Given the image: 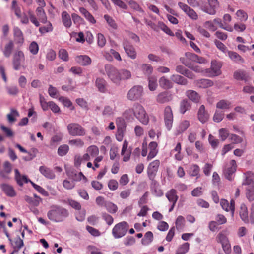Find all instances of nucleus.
Instances as JSON below:
<instances>
[{
	"mask_svg": "<svg viewBox=\"0 0 254 254\" xmlns=\"http://www.w3.org/2000/svg\"><path fill=\"white\" fill-rule=\"evenodd\" d=\"M69 150V147L66 144L60 145L58 149V154L60 156L65 155Z\"/></svg>",
	"mask_w": 254,
	"mask_h": 254,
	"instance_id": "e2e57ef3",
	"label": "nucleus"
},
{
	"mask_svg": "<svg viewBox=\"0 0 254 254\" xmlns=\"http://www.w3.org/2000/svg\"><path fill=\"white\" fill-rule=\"evenodd\" d=\"M134 117L139 122L144 125H147L149 122V117L144 107L140 104L133 105Z\"/></svg>",
	"mask_w": 254,
	"mask_h": 254,
	"instance_id": "7ed1b4c3",
	"label": "nucleus"
},
{
	"mask_svg": "<svg viewBox=\"0 0 254 254\" xmlns=\"http://www.w3.org/2000/svg\"><path fill=\"white\" fill-rule=\"evenodd\" d=\"M153 239V233L151 231H148L145 234L144 238L141 240L142 244L144 246L148 245L152 242Z\"/></svg>",
	"mask_w": 254,
	"mask_h": 254,
	"instance_id": "a18cd8bd",
	"label": "nucleus"
},
{
	"mask_svg": "<svg viewBox=\"0 0 254 254\" xmlns=\"http://www.w3.org/2000/svg\"><path fill=\"white\" fill-rule=\"evenodd\" d=\"M171 79L175 83L180 85H186L188 83V81L185 78L178 74L172 75L171 76Z\"/></svg>",
	"mask_w": 254,
	"mask_h": 254,
	"instance_id": "ea45409f",
	"label": "nucleus"
},
{
	"mask_svg": "<svg viewBox=\"0 0 254 254\" xmlns=\"http://www.w3.org/2000/svg\"><path fill=\"white\" fill-rule=\"evenodd\" d=\"M87 152H88L92 157H94L99 154V150L98 147L96 145H91L87 148Z\"/></svg>",
	"mask_w": 254,
	"mask_h": 254,
	"instance_id": "13d9d810",
	"label": "nucleus"
},
{
	"mask_svg": "<svg viewBox=\"0 0 254 254\" xmlns=\"http://www.w3.org/2000/svg\"><path fill=\"white\" fill-rule=\"evenodd\" d=\"M25 61V56L24 53L21 51H17L15 52L13 56V65L15 70H19L21 64Z\"/></svg>",
	"mask_w": 254,
	"mask_h": 254,
	"instance_id": "f8f14e48",
	"label": "nucleus"
},
{
	"mask_svg": "<svg viewBox=\"0 0 254 254\" xmlns=\"http://www.w3.org/2000/svg\"><path fill=\"white\" fill-rule=\"evenodd\" d=\"M148 80V88L151 91H155L158 86L157 80L156 77L154 76L149 77Z\"/></svg>",
	"mask_w": 254,
	"mask_h": 254,
	"instance_id": "de8ad7c7",
	"label": "nucleus"
},
{
	"mask_svg": "<svg viewBox=\"0 0 254 254\" xmlns=\"http://www.w3.org/2000/svg\"><path fill=\"white\" fill-rule=\"evenodd\" d=\"M181 60L182 63L186 66H188L190 69H192L194 71L197 73H205V70H203L199 66L196 65H192L190 64L189 63L187 62H185L183 61V59L181 58Z\"/></svg>",
	"mask_w": 254,
	"mask_h": 254,
	"instance_id": "8fccbe9b",
	"label": "nucleus"
},
{
	"mask_svg": "<svg viewBox=\"0 0 254 254\" xmlns=\"http://www.w3.org/2000/svg\"><path fill=\"white\" fill-rule=\"evenodd\" d=\"M172 99V95L170 92L165 91L159 93L156 96V100L160 104L167 103Z\"/></svg>",
	"mask_w": 254,
	"mask_h": 254,
	"instance_id": "f3484780",
	"label": "nucleus"
},
{
	"mask_svg": "<svg viewBox=\"0 0 254 254\" xmlns=\"http://www.w3.org/2000/svg\"><path fill=\"white\" fill-rule=\"evenodd\" d=\"M62 20L64 25L66 28H69L72 25V21L69 14L64 11L62 13Z\"/></svg>",
	"mask_w": 254,
	"mask_h": 254,
	"instance_id": "4c0bfd02",
	"label": "nucleus"
},
{
	"mask_svg": "<svg viewBox=\"0 0 254 254\" xmlns=\"http://www.w3.org/2000/svg\"><path fill=\"white\" fill-rule=\"evenodd\" d=\"M239 215L242 220L245 223H249L248 209L246 205L244 203L241 204L239 211Z\"/></svg>",
	"mask_w": 254,
	"mask_h": 254,
	"instance_id": "cd10ccee",
	"label": "nucleus"
},
{
	"mask_svg": "<svg viewBox=\"0 0 254 254\" xmlns=\"http://www.w3.org/2000/svg\"><path fill=\"white\" fill-rule=\"evenodd\" d=\"M18 112L14 109H11L9 114L7 115L8 121L9 123H13L16 121V118L19 117Z\"/></svg>",
	"mask_w": 254,
	"mask_h": 254,
	"instance_id": "4d7b16f0",
	"label": "nucleus"
},
{
	"mask_svg": "<svg viewBox=\"0 0 254 254\" xmlns=\"http://www.w3.org/2000/svg\"><path fill=\"white\" fill-rule=\"evenodd\" d=\"M116 112V106L115 104L106 105L102 111V115L105 117H111L114 115Z\"/></svg>",
	"mask_w": 254,
	"mask_h": 254,
	"instance_id": "a878e982",
	"label": "nucleus"
},
{
	"mask_svg": "<svg viewBox=\"0 0 254 254\" xmlns=\"http://www.w3.org/2000/svg\"><path fill=\"white\" fill-rule=\"evenodd\" d=\"M178 6L190 19L196 20L198 18V16L196 12L186 4L179 2Z\"/></svg>",
	"mask_w": 254,
	"mask_h": 254,
	"instance_id": "ddd939ff",
	"label": "nucleus"
},
{
	"mask_svg": "<svg viewBox=\"0 0 254 254\" xmlns=\"http://www.w3.org/2000/svg\"><path fill=\"white\" fill-rule=\"evenodd\" d=\"M166 196L170 202L176 203L178 200V196L176 195V191L174 189H171L166 194Z\"/></svg>",
	"mask_w": 254,
	"mask_h": 254,
	"instance_id": "37998d69",
	"label": "nucleus"
},
{
	"mask_svg": "<svg viewBox=\"0 0 254 254\" xmlns=\"http://www.w3.org/2000/svg\"><path fill=\"white\" fill-rule=\"evenodd\" d=\"M151 190L152 193L156 196H161L163 193L162 190L160 189L158 183L155 180H151Z\"/></svg>",
	"mask_w": 254,
	"mask_h": 254,
	"instance_id": "c85d7f7f",
	"label": "nucleus"
},
{
	"mask_svg": "<svg viewBox=\"0 0 254 254\" xmlns=\"http://www.w3.org/2000/svg\"><path fill=\"white\" fill-rule=\"evenodd\" d=\"M39 171L44 177L50 179L55 178V175L52 169L45 166H41L39 167Z\"/></svg>",
	"mask_w": 254,
	"mask_h": 254,
	"instance_id": "393cba45",
	"label": "nucleus"
},
{
	"mask_svg": "<svg viewBox=\"0 0 254 254\" xmlns=\"http://www.w3.org/2000/svg\"><path fill=\"white\" fill-rule=\"evenodd\" d=\"M190 104L187 100H183L180 103V112L184 114L190 108Z\"/></svg>",
	"mask_w": 254,
	"mask_h": 254,
	"instance_id": "09e8293b",
	"label": "nucleus"
},
{
	"mask_svg": "<svg viewBox=\"0 0 254 254\" xmlns=\"http://www.w3.org/2000/svg\"><path fill=\"white\" fill-rule=\"evenodd\" d=\"M75 61L79 64L84 66L90 64L91 62L90 58L86 55L78 56L75 58Z\"/></svg>",
	"mask_w": 254,
	"mask_h": 254,
	"instance_id": "f704fd0d",
	"label": "nucleus"
},
{
	"mask_svg": "<svg viewBox=\"0 0 254 254\" xmlns=\"http://www.w3.org/2000/svg\"><path fill=\"white\" fill-rule=\"evenodd\" d=\"M216 107L221 110L229 109L231 108V103L226 100H221L216 103Z\"/></svg>",
	"mask_w": 254,
	"mask_h": 254,
	"instance_id": "c03bdc74",
	"label": "nucleus"
},
{
	"mask_svg": "<svg viewBox=\"0 0 254 254\" xmlns=\"http://www.w3.org/2000/svg\"><path fill=\"white\" fill-rule=\"evenodd\" d=\"M160 164V162L159 160H155L150 162L148 165L147 169V175L151 180H154L158 172Z\"/></svg>",
	"mask_w": 254,
	"mask_h": 254,
	"instance_id": "9b49d317",
	"label": "nucleus"
},
{
	"mask_svg": "<svg viewBox=\"0 0 254 254\" xmlns=\"http://www.w3.org/2000/svg\"><path fill=\"white\" fill-rule=\"evenodd\" d=\"M80 12L84 16L87 20L92 24H95L96 21L93 15L84 7L79 8Z\"/></svg>",
	"mask_w": 254,
	"mask_h": 254,
	"instance_id": "c9c22d12",
	"label": "nucleus"
},
{
	"mask_svg": "<svg viewBox=\"0 0 254 254\" xmlns=\"http://www.w3.org/2000/svg\"><path fill=\"white\" fill-rule=\"evenodd\" d=\"M197 116L199 120L202 123H205L208 121L209 118V115L207 112L205 111V106L203 105L200 106Z\"/></svg>",
	"mask_w": 254,
	"mask_h": 254,
	"instance_id": "5701e85b",
	"label": "nucleus"
},
{
	"mask_svg": "<svg viewBox=\"0 0 254 254\" xmlns=\"http://www.w3.org/2000/svg\"><path fill=\"white\" fill-rule=\"evenodd\" d=\"M69 144L76 147L81 148L84 145V142L80 138H76L69 141Z\"/></svg>",
	"mask_w": 254,
	"mask_h": 254,
	"instance_id": "052dcab7",
	"label": "nucleus"
},
{
	"mask_svg": "<svg viewBox=\"0 0 254 254\" xmlns=\"http://www.w3.org/2000/svg\"><path fill=\"white\" fill-rule=\"evenodd\" d=\"M15 173L16 181L20 186H22L24 183H27L29 182L31 183L32 182L27 178L26 175H21L18 169H15Z\"/></svg>",
	"mask_w": 254,
	"mask_h": 254,
	"instance_id": "7c9ffc66",
	"label": "nucleus"
},
{
	"mask_svg": "<svg viewBox=\"0 0 254 254\" xmlns=\"http://www.w3.org/2000/svg\"><path fill=\"white\" fill-rule=\"evenodd\" d=\"M69 215L68 210L58 205H52L47 213V218L52 222H63Z\"/></svg>",
	"mask_w": 254,
	"mask_h": 254,
	"instance_id": "f257e3e1",
	"label": "nucleus"
},
{
	"mask_svg": "<svg viewBox=\"0 0 254 254\" xmlns=\"http://www.w3.org/2000/svg\"><path fill=\"white\" fill-rule=\"evenodd\" d=\"M218 242L221 243L223 250L226 254L231 253V245L227 236L223 233H220L217 237Z\"/></svg>",
	"mask_w": 254,
	"mask_h": 254,
	"instance_id": "6e6552de",
	"label": "nucleus"
},
{
	"mask_svg": "<svg viewBox=\"0 0 254 254\" xmlns=\"http://www.w3.org/2000/svg\"><path fill=\"white\" fill-rule=\"evenodd\" d=\"M199 171V167L196 164H194L190 167L189 171V174L191 176H197L198 178Z\"/></svg>",
	"mask_w": 254,
	"mask_h": 254,
	"instance_id": "0e129e2a",
	"label": "nucleus"
},
{
	"mask_svg": "<svg viewBox=\"0 0 254 254\" xmlns=\"http://www.w3.org/2000/svg\"><path fill=\"white\" fill-rule=\"evenodd\" d=\"M207 2H201L200 9L210 15H214L217 9L219 7V2L218 0H207Z\"/></svg>",
	"mask_w": 254,
	"mask_h": 254,
	"instance_id": "f03ea898",
	"label": "nucleus"
},
{
	"mask_svg": "<svg viewBox=\"0 0 254 254\" xmlns=\"http://www.w3.org/2000/svg\"><path fill=\"white\" fill-rule=\"evenodd\" d=\"M95 86L98 91L102 93H105L107 91V82L102 78H97L95 80Z\"/></svg>",
	"mask_w": 254,
	"mask_h": 254,
	"instance_id": "4be33fe9",
	"label": "nucleus"
},
{
	"mask_svg": "<svg viewBox=\"0 0 254 254\" xmlns=\"http://www.w3.org/2000/svg\"><path fill=\"white\" fill-rule=\"evenodd\" d=\"M160 86L164 89H169L172 87V83L165 76L161 77L159 80Z\"/></svg>",
	"mask_w": 254,
	"mask_h": 254,
	"instance_id": "58836bf2",
	"label": "nucleus"
},
{
	"mask_svg": "<svg viewBox=\"0 0 254 254\" xmlns=\"http://www.w3.org/2000/svg\"><path fill=\"white\" fill-rule=\"evenodd\" d=\"M0 188L5 194L9 197H14L16 193L13 187L7 184H2L0 185Z\"/></svg>",
	"mask_w": 254,
	"mask_h": 254,
	"instance_id": "412c9836",
	"label": "nucleus"
},
{
	"mask_svg": "<svg viewBox=\"0 0 254 254\" xmlns=\"http://www.w3.org/2000/svg\"><path fill=\"white\" fill-rule=\"evenodd\" d=\"M128 142L125 140L123 144L121 154L124 156L123 161L125 162L129 160L131 154V150L128 149Z\"/></svg>",
	"mask_w": 254,
	"mask_h": 254,
	"instance_id": "c756f323",
	"label": "nucleus"
},
{
	"mask_svg": "<svg viewBox=\"0 0 254 254\" xmlns=\"http://www.w3.org/2000/svg\"><path fill=\"white\" fill-rule=\"evenodd\" d=\"M230 167H228L224 170L225 177L229 180L231 181L233 178V175L236 170L237 165L235 160H231L230 162Z\"/></svg>",
	"mask_w": 254,
	"mask_h": 254,
	"instance_id": "2eb2a0df",
	"label": "nucleus"
},
{
	"mask_svg": "<svg viewBox=\"0 0 254 254\" xmlns=\"http://www.w3.org/2000/svg\"><path fill=\"white\" fill-rule=\"evenodd\" d=\"M105 207L106 208V210L111 213H115L118 210L117 206L111 202H107L105 204Z\"/></svg>",
	"mask_w": 254,
	"mask_h": 254,
	"instance_id": "bf43d9fd",
	"label": "nucleus"
},
{
	"mask_svg": "<svg viewBox=\"0 0 254 254\" xmlns=\"http://www.w3.org/2000/svg\"><path fill=\"white\" fill-rule=\"evenodd\" d=\"M129 228L128 224L126 221H122L115 225L112 229V233L114 237L119 239L124 236Z\"/></svg>",
	"mask_w": 254,
	"mask_h": 254,
	"instance_id": "39448f33",
	"label": "nucleus"
},
{
	"mask_svg": "<svg viewBox=\"0 0 254 254\" xmlns=\"http://www.w3.org/2000/svg\"><path fill=\"white\" fill-rule=\"evenodd\" d=\"M195 84L199 88H206L212 86L213 82L207 79H202L195 81Z\"/></svg>",
	"mask_w": 254,
	"mask_h": 254,
	"instance_id": "72a5a7b5",
	"label": "nucleus"
},
{
	"mask_svg": "<svg viewBox=\"0 0 254 254\" xmlns=\"http://www.w3.org/2000/svg\"><path fill=\"white\" fill-rule=\"evenodd\" d=\"M242 185L247 186L246 188L254 187V175L252 172L248 171L244 173Z\"/></svg>",
	"mask_w": 254,
	"mask_h": 254,
	"instance_id": "6ab92c4d",
	"label": "nucleus"
},
{
	"mask_svg": "<svg viewBox=\"0 0 254 254\" xmlns=\"http://www.w3.org/2000/svg\"><path fill=\"white\" fill-rule=\"evenodd\" d=\"M190 245L188 243H185L181 245L177 251L180 254H185L189 250Z\"/></svg>",
	"mask_w": 254,
	"mask_h": 254,
	"instance_id": "774afa93",
	"label": "nucleus"
},
{
	"mask_svg": "<svg viewBox=\"0 0 254 254\" xmlns=\"http://www.w3.org/2000/svg\"><path fill=\"white\" fill-rule=\"evenodd\" d=\"M236 15L238 20L241 22H245L248 20V15L247 13L243 10L239 9L237 11Z\"/></svg>",
	"mask_w": 254,
	"mask_h": 254,
	"instance_id": "864d4df0",
	"label": "nucleus"
},
{
	"mask_svg": "<svg viewBox=\"0 0 254 254\" xmlns=\"http://www.w3.org/2000/svg\"><path fill=\"white\" fill-rule=\"evenodd\" d=\"M120 81L122 80H128L131 77V73L130 71L126 69H122L120 70Z\"/></svg>",
	"mask_w": 254,
	"mask_h": 254,
	"instance_id": "5fc2aeb1",
	"label": "nucleus"
},
{
	"mask_svg": "<svg viewBox=\"0 0 254 254\" xmlns=\"http://www.w3.org/2000/svg\"><path fill=\"white\" fill-rule=\"evenodd\" d=\"M104 19L106 20L108 25L113 29L116 30L118 28V25L115 21L109 15H105Z\"/></svg>",
	"mask_w": 254,
	"mask_h": 254,
	"instance_id": "6e6d98bb",
	"label": "nucleus"
},
{
	"mask_svg": "<svg viewBox=\"0 0 254 254\" xmlns=\"http://www.w3.org/2000/svg\"><path fill=\"white\" fill-rule=\"evenodd\" d=\"M143 93L142 86L135 85L132 87L127 92V98L130 101H136L140 99Z\"/></svg>",
	"mask_w": 254,
	"mask_h": 254,
	"instance_id": "0eeeda50",
	"label": "nucleus"
},
{
	"mask_svg": "<svg viewBox=\"0 0 254 254\" xmlns=\"http://www.w3.org/2000/svg\"><path fill=\"white\" fill-rule=\"evenodd\" d=\"M190 121L186 120H181L177 127L175 132V135L178 136L185 132L190 127Z\"/></svg>",
	"mask_w": 254,
	"mask_h": 254,
	"instance_id": "a211bd4d",
	"label": "nucleus"
},
{
	"mask_svg": "<svg viewBox=\"0 0 254 254\" xmlns=\"http://www.w3.org/2000/svg\"><path fill=\"white\" fill-rule=\"evenodd\" d=\"M14 36L15 41L22 44L24 41L23 35L21 30L17 27H15L13 28Z\"/></svg>",
	"mask_w": 254,
	"mask_h": 254,
	"instance_id": "473e14b6",
	"label": "nucleus"
},
{
	"mask_svg": "<svg viewBox=\"0 0 254 254\" xmlns=\"http://www.w3.org/2000/svg\"><path fill=\"white\" fill-rule=\"evenodd\" d=\"M14 44L11 40H10L7 44H6L3 50V54L5 57H9L10 56Z\"/></svg>",
	"mask_w": 254,
	"mask_h": 254,
	"instance_id": "3c124183",
	"label": "nucleus"
},
{
	"mask_svg": "<svg viewBox=\"0 0 254 254\" xmlns=\"http://www.w3.org/2000/svg\"><path fill=\"white\" fill-rule=\"evenodd\" d=\"M186 96L190 100L195 103H198L200 100L199 95L193 90H187L185 93Z\"/></svg>",
	"mask_w": 254,
	"mask_h": 254,
	"instance_id": "2f4dec72",
	"label": "nucleus"
},
{
	"mask_svg": "<svg viewBox=\"0 0 254 254\" xmlns=\"http://www.w3.org/2000/svg\"><path fill=\"white\" fill-rule=\"evenodd\" d=\"M140 69L145 76L149 77H150V75L153 73V71L152 66L146 63L141 64Z\"/></svg>",
	"mask_w": 254,
	"mask_h": 254,
	"instance_id": "e433bc0d",
	"label": "nucleus"
},
{
	"mask_svg": "<svg viewBox=\"0 0 254 254\" xmlns=\"http://www.w3.org/2000/svg\"><path fill=\"white\" fill-rule=\"evenodd\" d=\"M24 200L31 206L34 207L38 206L39 205L40 201H41V199L39 197H37V199H34L27 195L24 196Z\"/></svg>",
	"mask_w": 254,
	"mask_h": 254,
	"instance_id": "79ce46f5",
	"label": "nucleus"
},
{
	"mask_svg": "<svg viewBox=\"0 0 254 254\" xmlns=\"http://www.w3.org/2000/svg\"><path fill=\"white\" fill-rule=\"evenodd\" d=\"M158 27L161 29L163 31L170 36H174V34L173 32L162 22H158L157 24Z\"/></svg>",
	"mask_w": 254,
	"mask_h": 254,
	"instance_id": "680f3d73",
	"label": "nucleus"
},
{
	"mask_svg": "<svg viewBox=\"0 0 254 254\" xmlns=\"http://www.w3.org/2000/svg\"><path fill=\"white\" fill-rule=\"evenodd\" d=\"M228 56L232 61L235 62L243 63L244 62V59L241 57V56L236 52L233 51H229Z\"/></svg>",
	"mask_w": 254,
	"mask_h": 254,
	"instance_id": "49530a36",
	"label": "nucleus"
},
{
	"mask_svg": "<svg viewBox=\"0 0 254 254\" xmlns=\"http://www.w3.org/2000/svg\"><path fill=\"white\" fill-rule=\"evenodd\" d=\"M123 47L127 55L132 59H135L137 53L133 46L127 39H124L123 42Z\"/></svg>",
	"mask_w": 254,
	"mask_h": 254,
	"instance_id": "4468645a",
	"label": "nucleus"
},
{
	"mask_svg": "<svg viewBox=\"0 0 254 254\" xmlns=\"http://www.w3.org/2000/svg\"><path fill=\"white\" fill-rule=\"evenodd\" d=\"M123 117L127 122H132L134 120V106L127 109L123 113Z\"/></svg>",
	"mask_w": 254,
	"mask_h": 254,
	"instance_id": "bb28decb",
	"label": "nucleus"
},
{
	"mask_svg": "<svg viewBox=\"0 0 254 254\" xmlns=\"http://www.w3.org/2000/svg\"><path fill=\"white\" fill-rule=\"evenodd\" d=\"M105 71L110 80L116 85L120 84V70L111 65L105 66Z\"/></svg>",
	"mask_w": 254,
	"mask_h": 254,
	"instance_id": "423d86ee",
	"label": "nucleus"
},
{
	"mask_svg": "<svg viewBox=\"0 0 254 254\" xmlns=\"http://www.w3.org/2000/svg\"><path fill=\"white\" fill-rule=\"evenodd\" d=\"M67 129L69 134L72 136H83L86 134L85 129L76 123H69L67 126Z\"/></svg>",
	"mask_w": 254,
	"mask_h": 254,
	"instance_id": "20e7f679",
	"label": "nucleus"
},
{
	"mask_svg": "<svg viewBox=\"0 0 254 254\" xmlns=\"http://www.w3.org/2000/svg\"><path fill=\"white\" fill-rule=\"evenodd\" d=\"M157 146L158 144L156 142L152 141L149 143L148 145L149 152L147 157V161H149L157 155L158 152Z\"/></svg>",
	"mask_w": 254,
	"mask_h": 254,
	"instance_id": "aec40b11",
	"label": "nucleus"
},
{
	"mask_svg": "<svg viewBox=\"0 0 254 254\" xmlns=\"http://www.w3.org/2000/svg\"><path fill=\"white\" fill-rule=\"evenodd\" d=\"M246 195L247 199L252 201L254 200V187L246 188Z\"/></svg>",
	"mask_w": 254,
	"mask_h": 254,
	"instance_id": "338daca9",
	"label": "nucleus"
},
{
	"mask_svg": "<svg viewBox=\"0 0 254 254\" xmlns=\"http://www.w3.org/2000/svg\"><path fill=\"white\" fill-rule=\"evenodd\" d=\"M224 116V113L223 111L216 110L213 117V120L215 122L219 123L223 120Z\"/></svg>",
	"mask_w": 254,
	"mask_h": 254,
	"instance_id": "69168bd1",
	"label": "nucleus"
},
{
	"mask_svg": "<svg viewBox=\"0 0 254 254\" xmlns=\"http://www.w3.org/2000/svg\"><path fill=\"white\" fill-rule=\"evenodd\" d=\"M128 4L131 8L134 11H137L142 14H144V11L143 9L140 6L139 4L133 0H130L128 1Z\"/></svg>",
	"mask_w": 254,
	"mask_h": 254,
	"instance_id": "603ef678",
	"label": "nucleus"
},
{
	"mask_svg": "<svg viewBox=\"0 0 254 254\" xmlns=\"http://www.w3.org/2000/svg\"><path fill=\"white\" fill-rule=\"evenodd\" d=\"M222 65L220 62L216 61H212L211 62V66L210 69H206L205 70V73L207 74L209 77H213L219 75L221 72V68Z\"/></svg>",
	"mask_w": 254,
	"mask_h": 254,
	"instance_id": "9d476101",
	"label": "nucleus"
},
{
	"mask_svg": "<svg viewBox=\"0 0 254 254\" xmlns=\"http://www.w3.org/2000/svg\"><path fill=\"white\" fill-rule=\"evenodd\" d=\"M164 119L165 126L168 130H170L173 123V114L170 106H166L164 111Z\"/></svg>",
	"mask_w": 254,
	"mask_h": 254,
	"instance_id": "1a4fd4ad",
	"label": "nucleus"
},
{
	"mask_svg": "<svg viewBox=\"0 0 254 254\" xmlns=\"http://www.w3.org/2000/svg\"><path fill=\"white\" fill-rule=\"evenodd\" d=\"M220 205L222 209L227 211H230L231 216L234 217V211H235V201L232 199L229 203L228 201L226 199H221L220 201Z\"/></svg>",
	"mask_w": 254,
	"mask_h": 254,
	"instance_id": "dca6fc26",
	"label": "nucleus"
},
{
	"mask_svg": "<svg viewBox=\"0 0 254 254\" xmlns=\"http://www.w3.org/2000/svg\"><path fill=\"white\" fill-rule=\"evenodd\" d=\"M36 11L39 20L43 23H46L47 21V18L43 7H37Z\"/></svg>",
	"mask_w": 254,
	"mask_h": 254,
	"instance_id": "a19ab883",
	"label": "nucleus"
},
{
	"mask_svg": "<svg viewBox=\"0 0 254 254\" xmlns=\"http://www.w3.org/2000/svg\"><path fill=\"white\" fill-rule=\"evenodd\" d=\"M234 78L237 80L244 81L246 82L249 78V76L247 72L244 70L239 69L234 72L233 74Z\"/></svg>",
	"mask_w": 254,
	"mask_h": 254,
	"instance_id": "b1692460",
	"label": "nucleus"
}]
</instances>
